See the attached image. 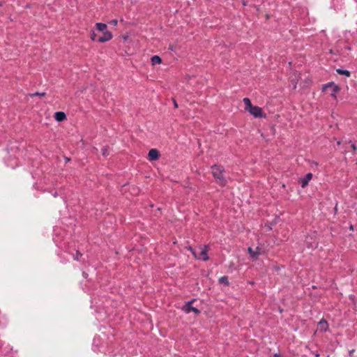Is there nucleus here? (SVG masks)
<instances>
[{
    "label": "nucleus",
    "instance_id": "nucleus-21",
    "mask_svg": "<svg viewBox=\"0 0 357 357\" xmlns=\"http://www.w3.org/2000/svg\"><path fill=\"white\" fill-rule=\"evenodd\" d=\"M45 94H46L45 92L40 93V92L37 91V92H35L33 93H30V94H29V96H31V97L36 96H40L41 97H43V96H45Z\"/></svg>",
    "mask_w": 357,
    "mask_h": 357
},
{
    "label": "nucleus",
    "instance_id": "nucleus-34",
    "mask_svg": "<svg viewBox=\"0 0 357 357\" xmlns=\"http://www.w3.org/2000/svg\"><path fill=\"white\" fill-rule=\"evenodd\" d=\"M52 195H53L54 197H57V196H58V193H57V192H54L52 194Z\"/></svg>",
    "mask_w": 357,
    "mask_h": 357
},
{
    "label": "nucleus",
    "instance_id": "nucleus-19",
    "mask_svg": "<svg viewBox=\"0 0 357 357\" xmlns=\"http://www.w3.org/2000/svg\"><path fill=\"white\" fill-rule=\"evenodd\" d=\"M186 248L190 251V252L192 253V255L194 256V257L195 259H198V255L197 254V252L195 250V249H194L192 246L189 245L188 247H186Z\"/></svg>",
    "mask_w": 357,
    "mask_h": 357
},
{
    "label": "nucleus",
    "instance_id": "nucleus-16",
    "mask_svg": "<svg viewBox=\"0 0 357 357\" xmlns=\"http://www.w3.org/2000/svg\"><path fill=\"white\" fill-rule=\"evenodd\" d=\"M244 104H245V109L248 112L249 109H250L254 105H252L250 100L248 98H244L243 100Z\"/></svg>",
    "mask_w": 357,
    "mask_h": 357
},
{
    "label": "nucleus",
    "instance_id": "nucleus-23",
    "mask_svg": "<svg viewBox=\"0 0 357 357\" xmlns=\"http://www.w3.org/2000/svg\"><path fill=\"white\" fill-rule=\"evenodd\" d=\"M109 23L113 26H116L118 23V20L116 19H114L111 20Z\"/></svg>",
    "mask_w": 357,
    "mask_h": 357
},
{
    "label": "nucleus",
    "instance_id": "nucleus-25",
    "mask_svg": "<svg viewBox=\"0 0 357 357\" xmlns=\"http://www.w3.org/2000/svg\"><path fill=\"white\" fill-rule=\"evenodd\" d=\"M255 251L264 252V251L262 250V248H260V247H259V246H257V247L256 248V249L255 250Z\"/></svg>",
    "mask_w": 357,
    "mask_h": 357
},
{
    "label": "nucleus",
    "instance_id": "nucleus-8",
    "mask_svg": "<svg viewBox=\"0 0 357 357\" xmlns=\"http://www.w3.org/2000/svg\"><path fill=\"white\" fill-rule=\"evenodd\" d=\"M313 174L312 173H307L305 176L301 178L300 184L302 188L306 187L312 178Z\"/></svg>",
    "mask_w": 357,
    "mask_h": 357
},
{
    "label": "nucleus",
    "instance_id": "nucleus-2",
    "mask_svg": "<svg viewBox=\"0 0 357 357\" xmlns=\"http://www.w3.org/2000/svg\"><path fill=\"white\" fill-rule=\"evenodd\" d=\"M328 89L331 90L330 96L336 100V94L341 90L340 87L335 84L334 82H329L322 86V91L326 92Z\"/></svg>",
    "mask_w": 357,
    "mask_h": 357
},
{
    "label": "nucleus",
    "instance_id": "nucleus-12",
    "mask_svg": "<svg viewBox=\"0 0 357 357\" xmlns=\"http://www.w3.org/2000/svg\"><path fill=\"white\" fill-rule=\"evenodd\" d=\"M348 144H351L350 145V149L352 151V153L354 155L356 153V149H357V147L356 146V144L354 143H352L351 140L348 141V142H346V143L343 145V148L344 149V152H347L349 151V146H348Z\"/></svg>",
    "mask_w": 357,
    "mask_h": 357
},
{
    "label": "nucleus",
    "instance_id": "nucleus-32",
    "mask_svg": "<svg viewBox=\"0 0 357 357\" xmlns=\"http://www.w3.org/2000/svg\"><path fill=\"white\" fill-rule=\"evenodd\" d=\"M174 107H176V108H177V107H178V104H177V102H176V100H174Z\"/></svg>",
    "mask_w": 357,
    "mask_h": 357
},
{
    "label": "nucleus",
    "instance_id": "nucleus-1",
    "mask_svg": "<svg viewBox=\"0 0 357 357\" xmlns=\"http://www.w3.org/2000/svg\"><path fill=\"white\" fill-rule=\"evenodd\" d=\"M212 174L215 178L217 179L218 183L220 186H225L227 183V179L223 176L225 169L223 167L218 165H213L211 166Z\"/></svg>",
    "mask_w": 357,
    "mask_h": 357
},
{
    "label": "nucleus",
    "instance_id": "nucleus-33",
    "mask_svg": "<svg viewBox=\"0 0 357 357\" xmlns=\"http://www.w3.org/2000/svg\"><path fill=\"white\" fill-rule=\"evenodd\" d=\"M169 50H174V45H169Z\"/></svg>",
    "mask_w": 357,
    "mask_h": 357
},
{
    "label": "nucleus",
    "instance_id": "nucleus-28",
    "mask_svg": "<svg viewBox=\"0 0 357 357\" xmlns=\"http://www.w3.org/2000/svg\"><path fill=\"white\" fill-rule=\"evenodd\" d=\"M82 275L84 278H87L88 277V274L84 271L82 273Z\"/></svg>",
    "mask_w": 357,
    "mask_h": 357
},
{
    "label": "nucleus",
    "instance_id": "nucleus-15",
    "mask_svg": "<svg viewBox=\"0 0 357 357\" xmlns=\"http://www.w3.org/2000/svg\"><path fill=\"white\" fill-rule=\"evenodd\" d=\"M336 73L338 74V75H344L346 77H350L351 76V72L347 70H345V69H342V68H337L336 69Z\"/></svg>",
    "mask_w": 357,
    "mask_h": 357
},
{
    "label": "nucleus",
    "instance_id": "nucleus-7",
    "mask_svg": "<svg viewBox=\"0 0 357 357\" xmlns=\"http://www.w3.org/2000/svg\"><path fill=\"white\" fill-rule=\"evenodd\" d=\"M201 252L199 253V255H198L197 259H202L203 261H206L209 259L208 255V246L204 245L203 248H200Z\"/></svg>",
    "mask_w": 357,
    "mask_h": 357
},
{
    "label": "nucleus",
    "instance_id": "nucleus-20",
    "mask_svg": "<svg viewBox=\"0 0 357 357\" xmlns=\"http://www.w3.org/2000/svg\"><path fill=\"white\" fill-rule=\"evenodd\" d=\"M108 146H104L102 149V155L105 157H107V155H109V151H108Z\"/></svg>",
    "mask_w": 357,
    "mask_h": 357
},
{
    "label": "nucleus",
    "instance_id": "nucleus-31",
    "mask_svg": "<svg viewBox=\"0 0 357 357\" xmlns=\"http://www.w3.org/2000/svg\"><path fill=\"white\" fill-rule=\"evenodd\" d=\"M271 128V130H272L273 133H274V132H275V126L272 125Z\"/></svg>",
    "mask_w": 357,
    "mask_h": 357
},
{
    "label": "nucleus",
    "instance_id": "nucleus-39",
    "mask_svg": "<svg viewBox=\"0 0 357 357\" xmlns=\"http://www.w3.org/2000/svg\"><path fill=\"white\" fill-rule=\"evenodd\" d=\"M26 8H30V5H29V4H27V5L26 6Z\"/></svg>",
    "mask_w": 357,
    "mask_h": 357
},
{
    "label": "nucleus",
    "instance_id": "nucleus-35",
    "mask_svg": "<svg viewBox=\"0 0 357 357\" xmlns=\"http://www.w3.org/2000/svg\"><path fill=\"white\" fill-rule=\"evenodd\" d=\"M354 352V349H352V350L349 351V356H351V354H353Z\"/></svg>",
    "mask_w": 357,
    "mask_h": 357
},
{
    "label": "nucleus",
    "instance_id": "nucleus-18",
    "mask_svg": "<svg viewBox=\"0 0 357 357\" xmlns=\"http://www.w3.org/2000/svg\"><path fill=\"white\" fill-rule=\"evenodd\" d=\"M90 38L93 41L98 42V38H97V34L96 33L94 30H91V31H90Z\"/></svg>",
    "mask_w": 357,
    "mask_h": 357
},
{
    "label": "nucleus",
    "instance_id": "nucleus-10",
    "mask_svg": "<svg viewBox=\"0 0 357 357\" xmlns=\"http://www.w3.org/2000/svg\"><path fill=\"white\" fill-rule=\"evenodd\" d=\"M54 119L58 122H62L66 119L67 116L65 112H56L54 114Z\"/></svg>",
    "mask_w": 357,
    "mask_h": 357
},
{
    "label": "nucleus",
    "instance_id": "nucleus-24",
    "mask_svg": "<svg viewBox=\"0 0 357 357\" xmlns=\"http://www.w3.org/2000/svg\"><path fill=\"white\" fill-rule=\"evenodd\" d=\"M317 246V243H314V245H313L312 243H310V245H307L308 248H316Z\"/></svg>",
    "mask_w": 357,
    "mask_h": 357
},
{
    "label": "nucleus",
    "instance_id": "nucleus-42",
    "mask_svg": "<svg viewBox=\"0 0 357 357\" xmlns=\"http://www.w3.org/2000/svg\"><path fill=\"white\" fill-rule=\"evenodd\" d=\"M283 357V356H282Z\"/></svg>",
    "mask_w": 357,
    "mask_h": 357
},
{
    "label": "nucleus",
    "instance_id": "nucleus-9",
    "mask_svg": "<svg viewBox=\"0 0 357 357\" xmlns=\"http://www.w3.org/2000/svg\"><path fill=\"white\" fill-rule=\"evenodd\" d=\"M248 252L252 261H256L259 255L264 253V252L255 251L251 247L248 248Z\"/></svg>",
    "mask_w": 357,
    "mask_h": 357
},
{
    "label": "nucleus",
    "instance_id": "nucleus-29",
    "mask_svg": "<svg viewBox=\"0 0 357 357\" xmlns=\"http://www.w3.org/2000/svg\"><path fill=\"white\" fill-rule=\"evenodd\" d=\"M273 357H282L279 353H276L273 355Z\"/></svg>",
    "mask_w": 357,
    "mask_h": 357
},
{
    "label": "nucleus",
    "instance_id": "nucleus-13",
    "mask_svg": "<svg viewBox=\"0 0 357 357\" xmlns=\"http://www.w3.org/2000/svg\"><path fill=\"white\" fill-rule=\"evenodd\" d=\"M96 30L100 32H104L107 30V26L105 23L97 22L96 24Z\"/></svg>",
    "mask_w": 357,
    "mask_h": 357
},
{
    "label": "nucleus",
    "instance_id": "nucleus-26",
    "mask_svg": "<svg viewBox=\"0 0 357 357\" xmlns=\"http://www.w3.org/2000/svg\"><path fill=\"white\" fill-rule=\"evenodd\" d=\"M70 160L71 159L70 158L64 156V160H65L66 162H68L70 161Z\"/></svg>",
    "mask_w": 357,
    "mask_h": 357
},
{
    "label": "nucleus",
    "instance_id": "nucleus-5",
    "mask_svg": "<svg viewBox=\"0 0 357 357\" xmlns=\"http://www.w3.org/2000/svg\"><path fill=\"white\" fill-rule=\"evenodd\" d=\"M113 37V34L111 31L107 30L102 32V36L98 37V42L100 43H103L110 40Z\"/></svg>",
    "mask_w": 357,
    "mask_h": 357
},
{
    "label": "nucleus",
    "instance_id": "nucleus-22",
    "mask_svg": "<svg viewBox=\"0 0 357 357\" xmlns=\"http://www.w3.org/2000/svg\"><path fill=\"white\" fill-rule=\"evenodd\" d=\"M82 256V254L79 251L76 250V254L73 256V259L76 261L79 260V257Z\"/></svg>",
    "mask_w": 357,
    "mask_h": 357
},
{
    "label": "nucleus",
    "instance_id": "nucleus-14",
    "mask_svg": "<svg viewBox=\"0 0 357 357\" xmlns=\"http://www.w3.org/2000/svg\"><path fill=\"white\" fill-rule=\"evenodd\" d=\"M162 59L158 55H154L151 58V62L153 66L156 64H160L162 63Z\"/></svg>",
    "mask_w": 357,
    "mask_h": 357
},
{
    "label": "nucleus",
    "instance_id": "nucleus-37",
    "mask_svg": "<svg viewBox=\"0 0 357 357\" xmlns=\"http://www.w3.org/2000/svg\"><path fill=\"white\" fill-rule=\"evenodd\" d=\"M340 144H341V142H340V141H337V145H340Z\"/></svg>",
    "mask_w": 357,
    "mask_h": 357
},
{
    "label": "nucleus",
    "instance_id": "nucleus-41",
    "mask_svg": "<svg viewBox=\"0 0 357 357\" xmlns=\"http://www.w3.org/2000/svg\"><path fill=\"white\" fill-rule=\"evenodd\" d=\"M2 6V3H1V2H0V6Z\"/></svg>",
    "mask_w": 357,
    "mask_h": 357
},
{
    "label": "nucleus",
    "instance_id": "nucleus-30",
    "mask_svg": "<svg viewBox=\"0 0 357 357\" xmlns=\"http://www.w3.org/2000/svg\"><path fill=\"white\" fill-rule=\"evenodd\" d=\"M278 311H279L280 313H282L284 310L281 307H278Z\"/></svg>",
    "mask_w": 357,
    "mask_h": 357
},
{
    "label": "nucleus",
    "instance_id": "nucleus-27",
    "mask_svg": "<svg viewBox=\"0 0 357 357\" xmlns=\"http://www.w3.org/2000/svg\"><path fill=\"white\" fill-rule=\"evenodd\" d=\"M241 2L243 6H246L248 5L245 0H241Z\"/></svg>",
    "mask_w": 357,
    "mask_h": 357
},
{
    "label": "nucleus",
    "instance_id": "nucleus-11",
    "mask_svg": "<svg viewBox=\"0 0 357 357\" xmlns=\"http://www.w3.org/2000/svg\"><path fill=\"white\" fill-rule=\"evenodd\" d=\"M318 328L321 332H326L328 329V324L327 321L324 319H322L318 323Z\"/></svg>",
    "mask_w": 357,
    "mask_h": 357
},
{
    "label": "nucleus",
    "instance_id": "nucleus-38",
    "mask_svg": "<svg viewBox=\"0 0 357 357\" xmlns=\"http://www.w3.org/2000/svg\"><path fill=\"white\" fill-rule=\"evenodd\" d=\"M308 238H308V237H307V238H306V240H305V241H306V243H307V244L309 243Z\"/></svg>",
    "mask_w": 357,
    "mask_h": 357
},
{
    "label": "nucleus",
    "instance_id": "nucleus-3",
    "mask_svg": "<svg viewBox=\"0 0 357 357\" xmlns=\"http://www.w3.org/2000/svg\"><path fill=\"white\" fill-rule=\"evenodd\" d=\"M196 301L195 298H192V300L186 302L185 305L182 307V310L185 313L188 314L191 312H193L196 315H199L201 313V311L195 307H193L192 304Z\"/></svg>",
    "mask_w": 357,
    "mask_h": 357
},
{
    "label": "nucleus",
    "instance_id": "nucleus-6",
    "mask_svg": "<svg viewBox=\"0 0 357 357\" xmlns=\"http://www.w3.org/2000/svg\"><path fill=\"white\" fill-rule=\"evenodd\" d=\"M160 153L158 150L155 149H151L148 153V158L151 161H155L159 159Z\"/></svg>",
    "mask_w": 357,
    "mask_h": 357
},
{
    "label": "nucleus",
    "instance_id": "nucleus-36",
    "mask_svg": "<svg viewBox=\"0 0 357 357\" xmlns=\"http://www.w3.org/2000/svg\"><path fill=\"white\" fill-rule=\"evenodd\" d=\"M349 229H350V230H354V226H353L352 225H351L349 226Z\"/></svg>",
    "mask_w": 357,
    "mask_h": 357
},
{
    "label": "nucleus",
    "instance_id": "nucleus-4",
    "mask_svg": "<svg viewBox=\"0 0 357 357\" xmlns=\"http://www.w3.org/2000/svg\"><path fill=\"white\" fill-rule=\"evenodd\" d=\"M248 112L252 114L255 118H266V114L263 112L261 107L258 106H253Z\"/></svg>",
    "mask_w": 357,
    "mask_h": 357
},
{
    "label": "nucleus",
    "instance_id": "nucleus-40",
    "mask_svg": "<svg viewBox=\"0 0 357 357\" xmlns=\"http://www.w3.org/2000/svg\"><path fill=\"white\" fill-rule=\"evenodd\" d=\"M315 357H319V354H316Z\"/></svg>",
    "mask_w": 357,
    "mask_h": 357
},
{
    "label": "nucleus",
    "instance_id": "nucleus-17",
    "mask_svg": "<svg viewBox=\"0 0 357 357\" xmlns=\"http://www.w3.org/2000/svg\"><path fill=\"white\" fill-rule=\"evenodd\" d=\"M218 282L220 284H224L226 287H228L229 285V280L227 276H222L219 278Z\"/></svg>",
    "mask_w": 357,
    "mask_h": 357
}]
</instances>
